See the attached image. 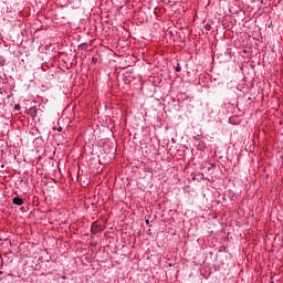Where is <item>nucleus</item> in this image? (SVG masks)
Wrapping results in <instances>:
<instances>
[{
	"instance_id": "2",
	"label": "nucleus",
	"mask_w": 283,
	"mask_h": 283,
	"mask_svg": "<svg viewBox=\"0 0 283 283\" xmlns=\"http://www.w3.org/2000/svg\"><path fill=\"white\" fill-rule=\"evenodd\" d=\"M175 70H176V72H180L182 70V67L180 66V64H177Z\"/></svg>"
},
{
	"instance_id": "1",
	"label": "nucleus",
	"mask_w": 283,
	"mask_h": 283,
	"mask_svg": "<svg viewBox=\"0 0 283 283\" xmlns=\"http://www.w3.org/2000/svg\"><path fill=\"white\" fill-rule=\"evenodd\" d=\"M13 205H17L18 207H21V205H23V199L19 198V197H14L12 199Z\"/></svg>"
},
{
	"instance_id": "6",
	"label": "nucleus",
	"mask_w": 283,
	"mask_h": 283,
	"mask_svg": "<svg viewBox=\"0 0 283 283\" xmlns=\"http://www.w3.org/2000/svg\"><path fill=\"white\" fill-rule=\"evenodd\" d=\"M207 30H209V27H207Z\"/></svg>"
},
{
	"instance_id": "4",
	"label": "nucleus",
	"mask_w": 283,
	"mask_h": 283,
	"mask_svg": "<svg viewBox=\"0 0 283 283\" xmlns=\"http://www.w3.org/2000/svg\"><path fill=\"white\" fill-rule=\"evenodd\" d=\"M57 132H63V128L62 127L57 128Z\"/></svg>"
},
{
	"instance_id": "7",
	"label": "nucleus",
	"mask_w": 283,
	"mask_h": 283,
	"mask_svg": "<svg viewBox=\"0 0 283 283\" xmlns=\"http://www.w3.org/2000/svg\"><path fill=\"white\" fill-rule=\"evenodd\" d=\"M207 30H209V27H207Z\"/></svg>"
},
{
	"instance_id": "3",
	"label": "nucleus",
	"mask_w": 283,
	"mask_h": 283,
	"mask_svg": "<svg viewBox=\"0 0 283 283\" xmlns=\"http://www.w3.org/2000/svg\"><path fill=\"white\" fill-rule=\"evenodd\" d=\"M14 107H15V109H21L20 105H15Z\"/></svg>"
},
{
	"instance_id": "5",
	"label": "nucleus",
	"mask_w": 283,
	"mask_h": 283,
	"mask_svg": "<svg viewBox=\"0 0 283 283\" xmlns=\"http://www.w3.org/2000/svg\"><path fill=\"white\" fill-rule=\"evenodd\" d=\"M146 224H149V220H146Z\"/></svg>"
}]
</instances>
